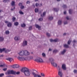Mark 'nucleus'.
Instances as JSON below:
<instances>
[{
    "mask_svg": "<svg viewBox=\"0 0 77 77\" xmlns=\"http://www.w3.org/2000/svg\"><path fill=\"white\" fill-rule=\"evenodd\" d=\"M21 71L24 73L26 76H29L30 75V72L29 69L26 67H23L21 70Z\"/></svg>",
    "mask_w": 77,
    "mask_h": 77,
    "instance_id": "nucleus-1",
    "label": "nucleus"
},
{
    "mask_svg": "<svg viewBox=\"0 0 77 77\" xmlns=\"http://www.w3.org/2000/svg\"><path fill=\"white\" fill-rule=\"evenodd\" d=\"M18 54L20 56H28L30 55V53L27 51H22L18 53Z\"/></svg>",
    "mask_w": 77,
    "mask_h": 77,
    "instance_id": "nucleus-2",
    "label": "nucleus"
},
{
    "mask_svg": "<svg viewBox=\"0 0 77 77\" xmlns=\"http://www.w3.org/2000/svg\"><path fill=\"white\" fill-rule=\"evenodd\" d=\"M20 72H16L15 71L13 70H8L7 72L5 73L6 75H9V74H19Z\"/></svg>",
    "mask_w": 77,
    "mask_h": 77,
    "instance_id": "nucleus-3",
    "label": "nucleus"
},
{
    "mask_svg": "<svg viewBox=\"0 0 77 77\" xmlns=\"http://www.w3.org/2000/svg\"><path fill=\"white\" fill-rule=\"evenodd\" d=\"M17 59L19 60H27L28 58L27 57H23L18 56L17 57Z\"/></svg>",
    "mask_w": 77,
    "mask_h": 77,
    "instance_id": "nucleus-4",
    "label": "nucleus"
},
{
    "mask_svg": "<svg viewBox=\"0 0 77 77\" xmlns=\"http://www.w3.org/2000/svg\"><path fill=\"white\" fill-rule=\"evenodd\" d=\"M35 61L37 62H39L40 63L44 62V61L42 59V58L40 57H39L38 58L35 59Z\"/></svg>",
    "mask_w": 77,
    "mask_h": 77,
    "instance_id": "nucleus-5",
    "label": "nucleus"
},
{
    "mask_svg": "<svg viewBox=\"0 0 77 77\" xmlns=\"http://www.w3.org/2000/svg\"><path fill=\"white\" fill-rule=\"evenodd\" d=\"M32 74L33 76L34 77H41V75H39V74H36L34 72H32Z\"/></svg>",
    "mask_w": 77,
    "mask_h": 77,
    "instance_id": "nucleus-6",
    "label": "nucleus"
},
{
    "mask_svg": "<svg viewBox=\"0 0 77 77\" xmlns=\"http://www.w3.org/2000/svg\"><path fill=\"white\" fill-rule=\"evenodd\" d=\"M5 23H6L7 24V26L8 27H11L12 26V23L11 22H8V21H5Z\"/></svg>",
    "mask_w": 77,
    "mask_h": 77,
    "instance_id": "nucleus-7",
    "label": "nucleus"
},
{
    "mask_svg": "<svg viewBox=\"0 0 77 77\" xmlns=\"http://www.w3.org/2000/svg\"><path fill=\"white\" fill-rule=\"evenodd\" d=\"M27 41L25 40L23 42L22 44V46L25 47L26 46H27Z\"/></svg>",
    "mask_w": 77,
    "mask_h": 77,
    "instance_id": "nucleus-8",
    "label": "nucleus"
},
{
    "mask_svg": "<svg viewBox=\"0 0 77 77\" xmlns=\"http://www.w3.org/2000/svg\"><path fill=\"white\" fill-rule=\"evenodd\" d=\"M58 75H60V77H62V75H63V73L62 72V70H59L58 72Z\"/></svg>",
    "mask_w": 77,
    "mask_h": 77,
    "instance_id": "nucleus-9",
    "label": "nucleus"
},
{
    "mask_svg": "<svg viewBox=\"0 0 77 77\" xmlns=\"http://www.w3.org/2000/svg\"><path fill=\"white\" fill-rule=\"evenodd\" d=\"M12 67L13 68H19V65L17 64L14 65L12 66Z\"/></svg>",
    "mask_w": 77,
    "mask_h": 77,
    "instance_id": "nucleus-10",
    "label": "nucleus"
},
{
    "mask_svg": "<svg viewBox=\"0 0 77 77\" xmlns=\"http://www.w3.org/2000/svg\"><path fill=\"white\" fill-rule=\"evenodd\" d=\"M62 68L63 70H66V65L65 64H63L62 65Z\"/></svg>",
    "mask_w": 77,
    "mask_h": 77,
    "instance_id": "nucleus-11",
    "label": "nucleus"
},
{
    "mask_svg": "<svg viewBox=\"0 0 77 77\" xmlns=\"http://www.w3.org/2000/svg\"><path fill=\"white\" fill-rule=\"evenodd\" d=\"M51 64H52V65L53 66L55 67H57V64L55 63L51 62Z\"/></svg>",
    "mask_w": 77,
    "mask_h": 77,
    "instance_id": "nucleus-12",
    "label": "nucleus"
},
{
    "mask_svg": "<svg viewBox=\"0 0 77 77\" xmlns=\"http://www.w3.org/2000/svg\"><path fill=\"white\" fill-rule=\"evenodd\" d=\"M35 27L38 29V30H40V29H41V26L35 24Z\"/></svg>",
    "mask_w": 77,
    "mask_h": 77,
    "instance_id": "nucleus-13",
    "label": "nucleus"
},
{
    "mask_svg": "<svg viewBox=\"0 0 77 77\" xmlns=\"http://www.w3.org/2000/svg\"><path fill=\"white\" fill-rule=\"evenodd\" d=\"M49 61H50V62H51H51H54V60L51 57L49 58Z\"/></svg>",
    "mask_w": 77,
    "mask_h": 77,
    "instance_id": "nucleus-14",
    "label": "nucleus"
},
{
    "mask_svg": "<svg viewBox=\"0 0 77 77\" xmlns=\"http://www.w3.org/2000/svg\"><path fill=\"white\" fill-rule=\"evenodd\" d=\"M46 14V12H44L43 14H41V16L42 17H44L45 15V14Z\"/></svg>",
    "mask_w": 77,
    "mask_h": 77,
    "instance_id": "nucleus-15",
    "label": "nucleus"
},
{
    "mask_svg": "<svg viewBox=\"0 0 77 77\" xmlns=\"http://www.w3.org/2000/svg\"><path fill=\"white\" fill-rule=\"evenodd\" d=\"M7 60H9L10 62H11V61H12V60H13V59L12 58H8L7 59Z\"/></svg>",
    "mask_w": 77,
    "mask_h": 77,
    "instance_id": "nucleus-16",
    "label": "nucleus"
},
{
    "mask_svg": "<svg viewBox=\"0 0 77 77\" xmlns=\"http://www.w3.org/2000/svg\"><path fill=\"white\" fill-rule=\"evenodd\" d=\"M66 50L65 49L63 51L61 52V54H64L65 53V52H66Z\"/></svg>",
    "mask_w": 77,
    "mask_h": 77,
    "instance_id": "nucleus-17",
    "label": "nucleus"
},
{
    "mask_svg": "<svg viewBox=\"0 0 77 77\" xmlns=\"http://www.w3.org/2000/svg\"><path fill=\"white\" fill-rule=\"evenodd\" d=\"M62 24V20H59L58 22V25H60Z\"/></svg>",
    "mask_w": 77,
    "mask_h": 77,
    "instance_id": "nucleus-18",
    "label": "nucleus"
},
{
    "mask_svg": "<svg viewBox=\"0 0 77 77\" xmlns=\"http://www.w3.org/2000/svg\"><path fill=\"white\" fill-rule=\"evenodd\" d=\"M5 51V49L3 48V49H0V53H2V52H3V51Z\"/></svg>",
    "mask_w": 77,
    "mask_h": 77,
    "instance_id": "nucleus-19",
    "label": "nucleus"
},
{
    "mask_svg": "<svg viewBox=\"0 0 77 77\" xmlns=\"http://www.w3.org/2000/svg\"><path fill=\"white\" fill-rule=\"evenodd\" d=\"M42 56H43V57H46V54H45L44 53H42Z\"/></svg>",
    "mask_w": 77,
    "mask_h": 77,
    "instance_id": "nucleus-20",
    "label": "nucleus"
},
{
    "mask_svg": "<svg viewBox=\"0 0 77 77\" xmlns=\"http://www.w3.org/2000/svg\"><path fill=\"white\" fill-rule=\"evenodd\" d=\"M53 11H55L56 12H57L59 11V9L56 8H54L53 9Z\"/></svg>",
    "mask_w": 77,
    "mask_h": 77,
    "instance_id": "nucleus-21",
    "label": "nucleus"
},
{
    "mask_svg": "<svg viewBox=\"0 0 77 77\" xmlns=\"http://www.w3.org/2000/svg\"><path fill=\"white\" fill-rule=\"evenodd\" d=\"M11 5L12 6H15V2L12 1L11 3Z\"/></svg>",
    "mask_w": 77,
    "mask_h": 77,
    "instance_id": "nucleus-22",
    "label": "nucleus"
},
{
    "mask_svg": "<svg viewBox=\"0 0 77 77\" xmlns=\"http://www.w3.org/2000/svg\"><path fill=\"white\" fill-rule=\"evenodd\" d=\"M15 41H18V37L17 36H16L14 38Z\"/></svg>",
    "mask_w": 77,
    "mask_h": 77,
    "instance_id": "nucleus-23",
    "label": "nucleus"
},
{
    "mask_svg": "<svg viewBox=\"0 0 77 77\" xmlns=\"http://www.w3.org/2000/svg\"><path fill=\"white\" fill-rule=\"evenodd\" d=\"M49 20H53V17L50 16L49 17Z\"/></svg>",
    "mask_w": 77,
    "mask_h": 77,
    "instance_id": "nucleus-24",
    "label": "nucleus"
},
{
    "mask_svg": "<svg viewBox=\"0 0 77 77\" xmlns=\"http://www.w3.org/2000/svg\"><path fill=\"white\" fill-rule=\"evenodd\" d=\"M64 47H65V48H69V45H64Z\"/></svg>",
    "mask_w": 77,
    "mask_h": 77,
    "instance_id": "nucleus-25",
    "label": "nucleus"
},
{
    "mask_svg": "<svg viewBox=\"0 0 77 77\" xmlns=\"http://www.w3.org/2000/svg\"><path fill=\"white\" fill-rule=\"evenodd\" d=\"M58 41H59V39L58 38H56L54 40V42H57Z\"/></svg>",
    "mask_w": 77,
    "mask_h": 77,
    "instance_id": "nucleus-26",
    "label": "nucleus"
},
{
    "mask_svg": "<svg viewBox=\"0 0 77 77\" xmlns=\"http://www.w3.org/2000/svg\"><path fill=\"white\" fill-rule=\"evenodd\" d=\"M4 39V38H3V37H0V41H3Z\"/></svg>",
    "mask_w": 77,
    "mask_h": 77,
    "instance_id": "nucleus-27",
    "label": "nucleus"
},
{
    "mask_svg": "<svg viewBox=\"0 0 77 77\" xmlns=\"http://www.w3.org/2000/svg\"><path fill=\"white\" fill-rule=\"evenodd\" d=\"M21 26L22 27H24L26 26V24L24 23L22 24H21Z\"/></svg>",
    "mask_w": 77,
    "mask_h": 77,
    "instance_id": "nucleus-28",
    "label": "nucleus"
},
{
    "mask_svg": "<svg viewBox=\"0 0 77 77\" xmlns=\"http://www.w3.org/2000/svg\"><path fill=\"white\" fill-rule=\"evenodd\" d=\"M9 1H10V0H3V2L4 3H6V2H8Z\"/></svg>",
    "mask_w": 77,
    "mask_h": 77,
    "instance_id": "nucleus-29",
    "label": "nucleus"
},
{
    "mask_svg": "<svg viewBox=\"0 0 77 77\" xmlns=\"http://www.w3.org/2000/svg\"><path fill=\"white\" fill-rule=\"evenodd\" d=\"M14 26H18V23L17 22H15L14 23Z\"/></svg>",
    "mask_w": 77,
    "mask_h": 77,
    "instance_id": "nucleus-30",
    "label": "nucleus"
},
{
    "mask_svg": "<svg viewBox=\"0 0 77 77\" xmlns=\"http://www.w3.org/2000/svg\"><path fill=\"white\" fill-rule=\"evenodd\" d=\"M28 59V60H29V59H33V57L32 56H30L29 57H27Z\"/></svg>",
    "mask_w": 77,
    "mask_h": 77,
    "instance_id": "nucleus-31",
    "label": "nucleus"
},
{
    "mask_svg": "<svg viewBox=\"0 0 77 77\" xmlns=\"http://www.w3.org/2000/svg\"><path fill=\"white\" fill-rule=\"evenodd\" d=\"M46 35L48 36V37H50V36H51V35L50 34H49L47 32L46 33Z\"/></svg>",
    "mask_w": 77,
    "mask_h": 77,
    "instance_id": "nucleus-32",
    "label": "nucleus"
},
{
    "mask_svg": "<svg viewBox=\"0 0 77 77\" xmlns=\"http://www.w3.org/2000/svg\"><path fill=\"white\" fill-rule=\"evenodd\" d=\"M19 13L20 14H21V15H23V14H24V13H23V12H22V11H19Z\"/></svg>",
    "mask_w": 77,
    "mask_h": 77,
    "instance_id": "nucleus-33",
    "label": "nucleus"
},
{
    "mask_svg": "<svg viewBox=\"0 0 77 77\" xmlns=\"http://www.w3.org/2000/svg\"><path fill=\"white\" fill-rule=\"evenodd\" d=\"M72 10L71 9H70L69 10V14H72Z\"/></svg>",
    "mask_w": 77,
    "mask_h": 77,
    "instance_id": "nucleus-34",
    "label": "nucleus"
},
{
    "mask_svg": "<svg viewBox=\"0 0 77 77\" xmlns=\"http://www.w3.org/2000/svg\"><path fill=\"white\" fill-rule=\"evenodd\" d=\"M63 8H67V6L66 5H63Z\"/></svg>",
    "mask_w": 77,
    "mask_h": 77,
    "instance_id": "nucleus-35",
    "label": "nucleus"
},
{
    "mask_svg": "<svg viewBox=\"0 0 77 77\" xmlns=\"http://www.w3.org/2000/svg\"><path fill=\"white\" fill-rule=\"evenodd\" d=\"M41 75L42 77H45V74H44L43 73H41Z\"/></svg>",
    "mask_w": 77,
    "mask_h": 77,
    "instance_id": "nucleus-36",
    "label": "nucleus"
},
{
    "mask_svg": "<svg viewBox=\"0 0 77 77\" xmlns=\"http://www.w3.org/2000/svg\"><path fill=\"white\" fill-rule=\"evenodd\" d=\"M32 26H29V30H32Z\"/></svg>",
    "mask_w": 77,
    "mask_h": 77,
    "instance_id": "nucleus-37",
    "label": "nucleus"
},
{
    "mask_svg": "<svg viewBox=\"0 0 77 77\" xmlns=\"http://www.w3.org/2000/svg\"><path fill=\"white\" fill-rule=\"evenodd\" d=\"M6 34H9V31H5V32Z\"/></svg>",
    "mask_w": 77,
    "mask_h": 77,
    "instance_id": "nucleus-38",
    "label": "nucleus"
},
{
    "mask_svg": "<svg viewBox=\"0 0 77 77\" xmlns=\"http://www.w3.org/2000/svg\"><path fill=\"white\" fill-rule=\"evenodd\" d=\"M71 42V41L70 40L68 41V42H67L68 44H69V45L70 44Z\"/></svg>",
    "mask_w": 77,
    "mask_h": 77,
    "instance_id": "nucleus-39",
    "label": "nucleus"
},
{
    "mask_svg": "<svg viewBox=\"0 0 77 77\" xmlns=\"http://www.w3.org/2000/svg\"><path fill=\"white\" fill-rule=\"evenodd\" d=\"M38 9L37 8H35V12H38Z\"/></svg>",
    "mask_w": 77,
    "mask_h": 77,
    "instance_id": "nucleus-40",
    "label": "nucleus"
},
{
    "mask_svg": "<svg viewBox=\"0 0 77 77\" xmlns=\"http://www.w3.org/2000/svg\"><path fill=\"white\" fill-rule=\"evenodd\" d=\"M16 18H15V17H13L12 18V20H13V22H14V21H15V20H16Z\"/></svg>",
    "mask_w": 77,
    "mask_h": 77,
    "instance_id": "nucleus-41",
    "label": "nucleus"
},
{
    "mask_svg": "<svg viewBox=\"0 0 77 77\" xmlns=\"http://www.w3.org/2000/svg\"><path fill=\"white\" fill-rule=\"evenodd\" d=\"M24 8V6L23 5H22L20 7V9H23Z\"/></svg>",
    "mask_w": 77,
    "mask_h": 77,
    "instance_id": "nucleus-42",
    "label": "nucleus"
},
{
    "mask_svg": "<svg viewBox=\"0 0 77 77\" xmlns=\"http://www.w3.org/2000/svg\"><path fill=\"white\" fill-rule=\"evenodd\" d=\"M57 50H55L53 51V53H57Z\"/></svg>",
    "mask_w": 77,
    "mask_h": 77,
    "instance_id": "nucleus-43",
    "label": "nucleus"
},
{
    "mask_svg": "<svg viewBox=\"0 0 77 77\" xmlns=\"http://www.w3.org/2000/svg\"><path fill=\"white\" fill-rule=\"evenodd\" d=\"M4 76V74L1 73L0 74V77H2V76Z\"/></svg>",
    "mask_w": 77,
    "mask_h": 77,
    "instance_id": "nucleus-44",
    "label": "nucleus"
},
{
    "mask_svg": "<svg viewBox=\"0 0 77 77\" xmlns=\"http://www.w3.org/2000/svg\"><path fill=\"white\" fill-rule=\"evenodd\" d=\"M19 6H22L23 5V4H22V3H20L19 4H18Z\"/></svg>",
    "mask_w": 77,
    "mask_h": 77,
    "instance_id": "nucleus-45",
    "label": "nucleus"
},
{
    "mask_svg": "<svg viewBox=\"0 0 77 77\" xmlns=\"http://www.w3.org/2000/svg\"><path fill=\"white\" fill-rule=\"evenodd\" d=\"M39 21H42L43 20V18H39L38 19Z\"/></svg>",
    "mask_w": 77,
    "mask_h": 77,
    "instance_id": "nucleus-46",
    "label": "nucleus"
},
{
    "mask_svg": "<svg viewBox=\"0 0 77 77\" xmlns=\"http://www.w3.org/2000/svg\"><path fill=\"white\" fill-rule=\"evenodd\" d=\"M58 69L59 71V70H61L60 69V66H58Z\"/></svg>",
    "mask_w": 77,
    "mask_h": 77,
    "instance_id": "nucleus-47",
    "label": "nucleus"
},
{
    "mask_svg": "<svg viewBox=\"0 0 77 77\" xmlns=\"http://www.w3.org/2000/svg\"><path fill=\"white\" fill-rule=\"evenodd\" d=\"M10 51H11V50H9V49H7L6 50V51H5V52L7 53V52H9Z\"/></svg>",
    "mask_w": 77,
    "mask_h": 77,
    "instance_id": "nucleus-48",
    "label": "nucleus"
},
{
    "mask_svg": "<svg viewBox=\"0 0 77 77\" xmlns=\"http://www.w3.org/2000/svg\"><path fill=\"white\" fill-rule=\"evenodd\" d=\"M76 42H77V41L75 40H74L73 42V44H75V43Z\"/></svg>",
    "mask_w": 77,
    "mask_h": 77,
    "instance_id": "nucleus-49",
    "label": "nucleus"
},
{
    "mask_svg": "<svg viewBox=\"0 0 77 77\" xmlns=\"http://www.w3.org/2000/svg\"><path fill=\"white\" fill-rule=\"evenodd\" d=\"M3 71H6L7 70V68H5L3 69Z\"/></svg>",
    "mask_w": 77,
    "mask_h": 77,
    "instance_id": "nucleus-50",
    "label": "nucleus"
},
{
    "mask_svg": "<svg viewBox=\"0 0 77 77\" xmlns=\"http://www.w3.org/2000/svg\"><path fill=\"white\" fill-rule=\"evenodd\" d=\"M50 41L51 42H54V40H53V39H51L50 40Z\"/></svg>",
    "mask_w": 77,
    "mask_h": 77,
    "instance_id": "nucleus-51",
    "label": "nucleus"
},
{
    "mask_svg": "<svg viewBox=\"0 0 77 77\" xmlns=\"http://www.w3.org/2000/svg\"><path fill=\"white\" fill-rule=\"evenodd\" d=\"M74 73H77V70H74Z\"/></svg>",
    "mask_w": 77,
    "mask_h": 77,
    "instance_id": "nucleus-52",
    "label": "nucleus"
},
{
    "mask_svg": "<svg viewBox=\"0 0 77 77\" xmlns=\"http://www.w3.org/2000/svg\"><path fill=\"white\" fill-rule=\"evenodd\" d=\"M35 5L37 7V6H38L39 5V4H38V3H36L35 4Z\"/></svg>",
    "mask_w": 77,
    "mask_h": 77,
    "instance_id": "nucleus-53",
    "label": "nucleus"
},
{
    "mask_svg": "<svg viewBox=\"0 0 77 77\" xmlns=\"http://www.w3.org/2000/svg\"><path fill=\"white\" fill-rule=\"evenodd\" d=\"M67 23H68L67 22V21H66V22H64V24H67Z\"/></svg>",
    "mask_w": 77,
    "mask_h": 77,
    "instance_id": "nucleus-54",
    "label": "nucleus"
},
{
    "mask_svg": "<svg viewBox=\"0 0 77 77\" xmlns=\"http://www.w3.org/2000/svg\"><path fill=\"white\" fill-rule=\"evenodd\" d=\"M26 3H27V4H29L30 3V2L29 1H28L26 2Z\"/></svg>",
    "mask_w": 77,
    "mask_h": 77,
    "instance_id": "nucleus-55",
    "label": "nucleus"
},
{
    "mask_svg": "<svg viewBox=\"0 0 77 77\" xmlns=\"http://www.w3.org/2000/svg\"><path fill=\"white\" fill-rule=\"evenodd\" d=\"M66 19H67V20H69V17L68 16L66 17Z\"/></svg>",
    "mask_w": 77,
    "mask_h": 77,
    "instance_id": "nucleus-56",
    "label": "nucleus"
},
{
    "mask_svg": "<svg viewBox=\"0 0 77 77\" xmlns=\"http://www.w3.org/2000/svg\"><path fill=\"white\" fill-rule=\"evenodd\" d=\"M4 65H0V67H3V66H4Z\"/></svg>",
    "mask_w": 77,
    "mask_h": 77,
    "instance_id": "nucleus-57",
    "label": "nucleus"
},
{
    "mask_svg": "<svg viewBox=\"0 0 77 77\" xmlns=\"http://www.w3.org/2000/svg\"><path fill=\"white\" fill-rule=\"evenodd\" d=\"M64 14H66V11H65L64 12Z\"/></svg>",
    "mask_w": 77,
    "mask_h": 77,
    "instance_id": "nucleus-58",
    "label": "nucleus"
},
{
    "mask_svg": "<svg viewBox=\"0 0 77 77\" xmlns=\"http://www.w3.org/2000/svg\"><path fill=\"white\" fill-rule=\"evenodd\" d=\"M66 35V33H64L63 34V35H64V36H65V35Z\"/></svg>",
    "mask_w": 77,
    "mask_h": 77,
    "instance_id": "nucleus-59",
    "label": "nucleus"
},
{
    "mask_svg": "<svg viewBox=\"0 0 77 77\" xmlns=\"http://www.w3.org/2000/svg\"><path fill=\"white\" fill-rule=\"evenodd\" d=\"M9 77H14V76H13L10 75L9 76Z\"/></svg>",
    "mask_w": 77,
    "mask_h": 77,
    "instance_id": "nucleus-60",
    "label": "nucleus"
},
{
    "mask_svg": "<svg viewBox=\"0 0 77 77\" xmlns=\"http://www.w3.org/2000/svg\"><path fill=\"white\" fill-rule=\"evenodd\" d=\"M52 50L51 49V48H50L49 50V51H51Z\"/></svg>",
    "mask_w": 77,
    "mask_h": 77,
    "instance_id": "nucleus-61",
    "label": "nucleus"
},
{
    "mask_svg": "<svg viewBox=\"0 0 77 77\" xmlns=\"http://www.w3.org/2000/svg\"><path fill=\"white\" fill-rule=\"evenodd\" d=\"M15 9V7H13V9Z\"/></svg>",
    "mask_w": 77,
    "mask_h": 77,
    "instance_id": "nucleus-62",
    "label": "nucleus"
},
{
    "mask_svg": "<svg viewBox=\"0 0 77 77\" xmlns=\"http://www.w3.org/2000/svg\"><path fill=\"white\" fill-rule=\"evenodd\" d=\"M60 0H57V2H60Z\"/></svg>",
    "mask_w": 77,
    "mask_h": 77,
    "instance_id": "nucleus-63",
    "label": "nucleus"
},
{
    "mask_svg": "<svg viewBox=\"0 0 77 77\" xmlns=\"http://www.w3.org/2000/svg\"><path fill=\"white\" fill-rule=\"evenodd\" d=\"M6 77H9V76H6Z\"/></svg>",
    "mask_w": 77,
    "mask_h": 77,
    "instance_id": "nucleus-64",
    "label": "nucleus"
}]
</instances>
